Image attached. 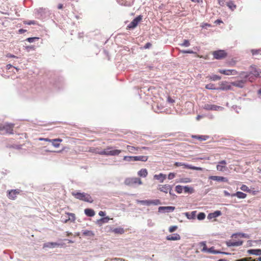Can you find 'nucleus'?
<instances>
[{
    "label": "nucleus",
    "instance_id": "f257e3e1",
    "mask_svg": "<svg viewBox=\"0 0 261 261\" xmlns=\"http://www.w3.org/2000/svg\"><path fill=\"white\" fill-rule=\"evenodd\" d=\"M71 194L76 199H79L82 201L87 202L89 203H92L93 199L91 196L86 193L84 192H72Z\"/></svg>",
    "mask_w": 261,
    "mask_h": 261
},
{
    "label": "nucleus",
    "instance_id": "f03ea898",
    "mask_svg": "<svg viewBox=\"0 0 261 261\" xmlns=\"http://www.w3.org/2000/svg\"><path fill=\"white\" fill-rule=\"evenodd\" d=\"M254 78L251 75V73L245 75L243 80H239L237 81L233 82L231 83V85L233 86L242 88L244 87L246 82L249 81L252 82Z\"/></svg>",
    "mask_w": 261,
    "mask_h": 261
},
{
    "label": "nucleus",
    "instance_id": "7ed1b4c3",
    "mask_svg": "<svg viewBox=\"0 0 261 261\" xmlns=\"http://www.w3.org/2000/svg\"><path fill=\"white\" fill-rule=\"evenodd\" d=\"M121 152V150L113 149L112 146H108L104 150H101L100 152H99V154L105 155L107 156H115L118 155Z\"/></svg>",
    "mask_w": 261,
    "mask_h": 261
},
{
    "label": "nucleus",
    "instance_id": "20e7f679",
    "mask_svg": "<svg viewBox=\"0 0 261 261\" xmlns=\"http://www.w3.org/2000/svg\"><path fill=\"white\" fill-rule=\"evenodd\" d=\"M124 184L128 186H133L136 185H141L143 182L141 178L139 177H128L124 180Z\"/></svg>",
    "mask_w": 261,
    "mask_h": 261
},
{
    "label": "nucleus",
    "instance_id": "39448f33",
    "mask_svg": "<svg viewBox=\"0 0 261 261\" xmlns=\"http://www.w3.org/2000/svg\"><path fill=\"white\" fill-rule=\"evenodd\" d=\"M214 58L217 60H221L226 58L227 56V53L224 50H218L212 53Z\"/></svg>",
    "mask_w": 261,
    "mask_h": 261
},
{
    "label": "nucleus",
    "instance_id": "423d86ee",
    "mask_svg": "<svg viewBox=\"0 0 261 261\" xmlns=\"http://www.w3.org/2000/svg\"><path fill=\"white\" fill-rule=\"evenodd\" d=\"M174 165L175 167L183 166L184 168L186 169H192L198 171L203 170V168L201 167H195L192 166L191 165L187 164L181 162H175Z\"/></svg>",
    "mask_w": 261,
    "mask_h": 261
},
{
    "label": "nucleus",
    "instance_id": "0eeeda50",
    "mask_svg": "<svg viewBox=\"0 0 261 261\" xmlns=\"http://www.w3.org/2000/svg\"><path fill=\"white\" fill-rule=\"evenodd\" d=\"M13 124H6L0 125V131L5 130L6 134H13Z\"/></svg>",
    "mask_w": 261,
    "mask_h": 261
},
{
    "label": "nucleus",
    "instance_id": "6e6552de",
    "mask_svg": "<svg viewBox=\"0 0 261 261\" xmlns=\"http://www.w3.org/2000/svg\"><path fill=\"white\" fill-rule=\"evenodd\" d=\"M142 18L143 16L142 15L138 16L127 25V28L129 29L135 28L138 25V23L142 20Z\"/></svg>",
    "mask_w": 261,
    "mask_h": 261
},
{
    "label": "nucleus",
    "instance_id": "1a4fd4ad",
    "mask_svg": "<svg viewBox=\"0 0 261 261\" xmlns=\"http://www.w3.org/2000/svg\"><path fill=\"white\" fill-rule=\"evenodd\" d=\"M203 109L208 111L211 110L219 111L223 110L224 108L221 106L207 103L203 106Z\"/></svg>",
    "mask_w": 261,
    "mask_h": 261
},
{
    "label": "nucleus",
    "instance_id": "9d476101",
    "mask_svg": "<svg viewBox=\"0 0 261 261\" xmlns=\"http://www.w3.org/2000/svg\"><path fill=\"white\" fill-rule=\"evenodd\" d=\"M158 190L160 191L167 194L172 190V187L170 185H160L158 187Z\"/></svg>",
    "mask_w": 261,
    "mask_h": 261
},
{
    "label": "nucleus",
    "instance_id": "9b49d317",
    "mask_svg": "<svg viewBox=\"0 0 261 261\" xmlns=\"http://www.w3.org/2000/svg\"><path fill=\"white\" fill-rule=\"evenodd\" d=\"M66 214L68 215V219H64V216H61V221L64 223H67L69 221L71 222H74L76 217L75 215L73 213H66Z\"/></svg>",
    "mask_w": 261,
    "mask_h": 261
},
{
    "label": "nucleus",
    "instance_id": "f8f14e48",
    "mask_svg": "<svg viewBox=\"0 0 261 261\" xmlns=\"http://www.w3.org/2000/svg\"><path fill=\"white\" fill-rule=\"evenodd\" d=\"M20 190L18 189L8 190L7 191L8 197L11 200H14L16 198L18 195L20 194Z\"/></svg>",
    "mask_w": 261,
    "mask_h": 261
},
{
    "label": "nucleus",
    "instance_id": "ddd939ff",
    "mask_svg": "<svg viewBox=\"0 0 261 261\" xmlns=\"http://www.w3.org/2000/svg\"><path fill=\"white\" fill-rule=\"evenodd\" d=\"M227 163L225 160H222L218 162L216 169L218 171L221 172H224L227 170V168L226 167Z\"/></svg>",
    "mask_w": 261,
    "mask_h": 261
},
{
    "label": "nucleus",
    "instance_id": "4468645a",
    "mask_svg": "<svg viewBox=\"0 0 261 261\" xmlns=\"http://www.w3.org/2000/svg\"><path fill=\"white\" fill-rule=\"evenodd\" d=\"M218 72L226 75H235L238 74V71L235 69H219Z\"/></svg>",
    "mask_w": 261,
    "mask_h": 261
},
{
    "label": "nucleus",
    "instance_id": "2eb2a0df",
    "mask_svg": "<svg viewBox=\"0 0 261 261\" xmlns=\"http://www.w3.org/2000/svg\"><path fill=\"white\" fill-rule=\"evenodd\" d=\"M126 149L130 153H136L137 151H140L142 149H148V147L143 146L141 148H140L139 147H134L130 145H127Z\"/></svg>",
    "mask_w": 261,
    "mask_h": 261
},
{
    "label": "nucleus",
    "instance_id": "dca6fc26",
    "mask_svg": "<svg viewBox=\"0 0 261 261\" xmlns=\"http://www.w3.org/2000/svg\"><path fill=\"white\" fill-rule=\"evenodd\" d=\"M175 209V207L172 206H160L159 207V212L163 213H169L174 211Z\"/></svg>",
    "mask_w": 261,
    "mask_h": 261
},
{
    "label": "nucleus",
    "instance_id": "f3484780",
    "mask_svg": "<svg viewBox=\"0 0 261 261\" xmlns=\"http://www.w3.org/2000/svg\"><path fill=\"white\" fill-rule=\"evenodd\" d=\"M209 179L217 181L228 182V180L226 177L220 176H210Z\"/></svg>",
    "mask_w": 261,
    "mask_h": 261
},
{
    "label": "nucleus",
    "instance_id": "a211bd4d",
    "mask_svg": "<svg viewBox=\"0 0 261 261\" xmlns=\"http://www.w3.org/2000/svg\"><path fill=\"white\" fill-rule=\"evenodd\" d=\"M117 1L121 5L129 7L133 4L134 0H117Z\"/></svg>",
    "mask_w": 261,
    "mask_h": 261
},
{
    "label": "nucleus",
    "instance_id": "6ab92c4d",
    "mask_svg": "<svg viewBox=\"0 0 261 261\" xmlns=\"http://www.w3.org/2000/svg\"><path fill=\"white\" fill-rule=\"evenodd\" d=\"M243 241H229L226 242V245L228 247L230 246H239L243 244Z\"/></svg>",
    "mask_w": 261,
    "mask_h": 261
},
{
    "label": "nucleus",
    "instance_id": "aec40b11",
    "mask_svg": "<svg viewBox=\"0 0 261 261\" xmlns=\"http://www.w3.org/2000/svg\"><path fill=\"white\" fill-rule=\"evenodd\" d=\"M231 89V86L228 85V83L226 81L222 82L220 84V87L219 88V90H228Z\"/></svg>",
    "mask_w": 261,
    "mask_h": 261
},
{
    "label": "nucleus",
    "instance_id": "412c9836",
    "mask_svg": "<svg viewBox=\"0 0 261 261\" xmlns=\"http://www.w3.org/2000/svg\"><path fill=\"white\" fill-rule=\"evenodd\" d=\"M153 178L155 179H157L160 181V182H163L166 178V175L163 173H160L159 174H155L153 176Z\"/></svg>",
    "mask_w": 261,
    "mask_h": 261
},
{
    "label": "nucleus",
    "instance_id": "4be33fe9",
    "mask_svg": "<svg viewBox=\"0 0 261 261\" xmlns=\"http://www.w3.org/2000/svg\"><path fill=\"white\" fill-rule=\"evenodd\" d=\"M180 239L179 234L174 233L172 235H169L166 237V240L168 241H177Z\"/></svg>",
    "mask_w": 261,
    "mask_h": 261
},
{
    "label": "nucleus",
    "instance_id": "5701e85b",
    "mask_svg": "<svg viewBox=\"0 0 261 261\" xmlns=\"http://www.w3.org/2000/svg\"><path fill=\"white\" fill-rule=\"evenodd\" d=\"M221 212L220 211H216L214 213H210L207 216V219H212L214 218H216L220 215H221Z\"/></svg>",
    "mask_w": 261,
    "mask_h": 261
},
{
    "label": "nucleus",
    "instance_id": "b1692460",
    "mask_svg": "<svg viewBox=\"0 0 261 261\" xmlns=\"http://www.w3.org/2000/svg\"><path fill=\"white\" fill-rule=\"evenodd\" d=\"M148 159V156L140 155V156H134V161H140L142 162H146Z\"/></svg>",
    "mask_w": 261,
    "mask_h": 261
},
{
    "label": "nucleus",
    "instance_id": "393cba45",
    "mask_svg": "<svg viewBox=\"0 0 261 261\" xmlns=\"http://www.w3.org/2000/svg\"><path fill=\"white\" fill-rule=\"evenodd\" d=\"M196 211H193L192 212H186L185 213V215L189 219H194L196 217Z\"/></svg>",
    "mask_w": 261,
    "mask_h": 261
},
{
    "label": "nucleus",
    "instance_id": "a878e982",
    "mask_svg": "<svg viewBox=\"0 0 261 261\" xmlns=\"http://www.w3.org/2000/svg\"><path fill=\"white\" fill-rule=\"evenodd\" d=\"M192 138L197 139L201 141L206 140L209 138V136L206 135H193Z\"/></svg>",
    "mask_w": 261,
    "mask_h": 261
},
{
    "label": "nucleus",
    "instance_id": "bb28decb",
    "mask_svg": "<svg viewBox=\"0 0 261 261\" xmlns=\"http://www.w3.org/2000/svg\"><path fill=\"white\" fill-rule=\"evenodd\" d=\"M232 197L237 196L239 198L244 199L247 196V195L242 192H237L236 193L231 195Z\"/></svg>",
    "mask_w": 261,
    "mask_h": 261
},
{
    "label": "nucleus",
    "instance_id": "cd10ccee",
    "mask_svg": "<svg viewBox=\"0 0 261 261\" xmlns=\"http://www.w3.org/2000/svg\"><path fill=\"white\" fill-rule=\"evenodd\" d=\"M148 175V171L146 169H141L138 172V175L140 177H146Z\"/></svg>",
    "mask_w": 261,
    "mask_h": 261
},
{
    "label": "nucleus",
    "instance_id": "c85d7f7f",
    "mask_svg": "<svg viewBox=\"0 0 261 261\" xmlns=\"http://www.w3.org/2000/svg\"><path fill=\"white\" fill-rule=\"evenodd\" d=\"M248 252L250 254L259 255H261V249H250L248 250Z\"/></svg>",
    "mask_w": 261,
    "mask_h": 261
},
{
    "label": "nucleus",
    "instance_id": "c756f323",
    "mask_svg": "<svg viewBox=\"0 0 261 261\" xmlns=\"http://www.w3.org/2000/svg\"><path fill=\"white\" fill-rule=\"evenodd\" d=\"M85 214L88 217H93L95 213L93 210L91 208H86L84 211Z\"/></svg>",
    "mask_w": 261,
    "mask_h": 261
},
{
    "label": "nucleus",
    "instance_id": "7c9ffc66",
    "mask_svg": "<svg viewBox=\"0 0 261 261\" xmlns=\"http://www.w3.org/2000/svg\"><path fill=\"white\" fill-rule=\"evenodd\" d=\"M62 141L61 139H51V143L52 145L55 147H58L60 146V143Z\"/></svg>",
    "mask_w": 261,
    "mask_h": 261
},
{
    "label": "nucleus",
    "instance_id": "2f4dec72",
    "mask_svg": "<svg viewBox=\"0 0 261 261\" xmlns=\"http://www.w3.org/2000/svg\"><path fill=\"white\" fill-rule=\"evenodd\" d=\"M207 252L213 253V254H219V253L227 254L226 253L222 252L220 251L215 250L214 247H212L210 248H208V250H207Z\"/></svg>",
    "mask_w": 261,
    "mask_h": 261
},
{
    "label": "nucleus",
    "instance_id": "473e14b6",
    "mask_svg": "<svg viewBox=\"0 0 261 261\" xmlns=\"http://www.w3.org/2000/svg\"><path fill=\"white\" fill-rule=\"evenodd\" d=\"M112 231L115 233L120 234L124 233L125 232L124 229L122 227L115 228L113 229Z\"/></svg>",
    "mask_w": 261,
    "mask_h": 261
},
{
    "label": "nucleus",
    "instance_id": "72a5a7b5",
    "mask_svg": "<svg viewBox=\"0 0 261 261\" xmlns=\"http://www.w3.org/2000/svg\"><path fill=\"white\" fill-rule=\"evenodd\" d=\"M236 261H261V257H258L257 259H252L251 257H245Z\"/></svg>",
    "mask_w": 261,
    "mask_h": 261
},
{
    "label": "nucleus",
    "instance_id": "f704fd0d",
    "mask_svg": "<svg viewBox=\"0 0 261 261\" xmlns=\"http://www.w3.org/2000/svg\"><path fill=\"white\" fill-rule=\"evenodd\" d=\"M161 204V202L159 199H156L154 200H149V205H157Z\"/></svg>",
    "mask_w": 261,
    "mask_h": 261
},
{
    "label": "nucleus",
    "instance_id": "c9c22d12",
    "mask_svg": "<svg viewBox=\"0 0 261 261\" xmlns=\"http://www.w3.org/2000/svg\"><path fill=\"white\" fill-rule=\"evenodd\" d=\"M207 78H208V79L211 81H215L217 80H220L221 77L219 75L214 74L211 76H207Z\"/></svg>",
    "mask_w": 261,
    "mask_h": 261
},
{
    "label": "nucleus",
    "instance_id": "e433bc0d",
    "mask_svg": "<svg viewBox=\"0 0 261 261\" xmlns=\"http://www.w3.org/2000/svg\"><path fill=\"white\" fill-rule=\"evenodd\" d=\"M205 88L210 90H219V88H216L215 85L212 83L206 85Z\"/></svg>",
    "mask_w": 261,
    "mask_h": 261
},
{
    "label": "nucleus",
    "instance_id": "4c0bfd02",
    "mask_svg": "<svg viewBox=\"0 0 261 261\" xmlns=\"http://www.w3.org/2000/svg\"><path fill=\"white\" fill-rule=\"evenodd\" d=\"M200 246L202 247V248L201 249V251L204 252H207V251L208 250V248H207V246H206V243L205 242H202L200 243Z\"/></svg>",
    "mask_w": 261,
    "mask_h": 261
},
{
    "label": "nucleus",
    "instance_id": "58836bf2",
    "mask_svg": "<svg viewBox=\"0 0 261 261\" xmlns=\"http://www.w3.org/2000/svg\"><path fill=\"white\" fill-rule=\"evenodd\" d=\"M227 6L231 10H233L236 8V5L232 1H229L227 3Z\"/></svg>",
    "mask_w": 261,
    "mask_h": 261
},
{
    "label": "nucleus",
    "instance_id": "ea45409f",
    "mask_svg": "<svg viewBox=\"0 0 261 261\" xmlns=\"http://www.w3.org/2000/svg\"><path fill=\"white\" fill-rule=\"evenodd\" d=\"M191 181H192V180L189 177L182 178H180L179 180V182L181 183H189V182H191Z\"/></svg>",
    "mask_w": 261,
    "mask_h": 261
},
{
    "label": "nucleus",
    "instance_id": "a19ab883",
    "mask_svg": "<svg viewBox=\"0 0 261 261\" xmlns=\"http://www.w3.org/2000/svg\"><path fill=\"white\" fill-rule=\"evenodd\" d=\"M101 150H99V148H94V147H90L89 149V151L90 152L99 154V152H100Z\"/></svg>",
    "mask_w": 261,
    "mask_h": 261
},
{
    "label": "nucleus",
    "instance_id": "79ce46f5",
    "mask_svg": "<svg viewBox=\"0 0 261 261\" xmlns=\"http://www.w3.org/2000/svg\"><path fill=\"white\" fill-rule=\"evenodd\" d=\"M184 190L185 193H192L194 191V189L192 188H190L188 186L184 187Z\"/></svg>",
    "mask_w": 261,
    "mask_h": 261
},
{
    "label": "nucleus",
    "instance_id": "37998d69",
    "mask_svg": "<svg viewBox=\"0 0 261 261\" xmlns=\"http://www.w3.org/2000/svg\"><path fill=\"white\" fill-rule=\"evenodd\" d=\"M184 190V187L177 185L175 187V191L178 193H182V191Z\"/></svg>",
    "mask_w": 261,
    "mask_h": 261
},
{
    "label": "nucleus",
    "instance_id": "c03bdc74",
    "mask_svg": "<svg viewBox=\"0 0 261 261\" xmlns=\"http://www.w3.org/2000/svg\"><path fill=\"white\" fill-rule=\"evenodd\" d=\"M241 190L246 192L250 193L251 190L249 189V188L245 185H242L240 188Z\"/></svg>",
    "mask_w": 261,
    "mask_h": 261
},
{
    "label": "nucleus",
    "instance_id": "a18cd8bd",
    "mask_svg": "<svg viewBox=\"0 0 261 261\" xmlns=\"http://www.w3.org/2000/svg\"><path fill=\"white\" fill-rule=\"evenodd\" d=\"M137 203L143 205H149V200H137Z\"/></svg>",
    "mask_w": 261,
    "mask_h": 261
},
{
    "label": "nucleus",
    "instance_id": "49530a36",
    "mask_svg": "<svg viewBox=\"0 0 261 261\" xmlns=\"http://www.w3.org/2000/svg\"><path fill=\"white\" fill-rule=\"evenodd\" d=\"M205 215L204 213H200L197 216V219L199 220H202L204 219Z\"/></svg>",
    "mask_w": 261,
    "mask_h": 261
},
{
    "label": "nucleus",
    "instance_id": "de8ad7c7",
    "mask_svg": "<svg viewBox=\"0 0 261 261\" xmlns=\"http://www.w3.org/2000/svg\"><path fill=\"white\" fill-rule=\"evenodd\" d=\"M123 160L127 162L134 161V156H124Z\"/></svg>",
    "mask_w": 261,
    "mask_h": 261
},
{
    "label": "nucleus",
    "instance_id": "09e8293b",
    "mask_svg": "<svg viewBox=\"0 0 261 261\" xmlns=\"http://www.w3.org/2000/svg\"><path fill=\"white\" fill-rule=\"evenodd\" d=\"M190 43L189 42V41L188 40H184L183 43L180 44L181 46L185 47H188L190 46Z\"/></svg>",
    "mask_w": 261,
    "mask_h": 261
},
{
    "label": "nucleus",
    "instance_id": "8fccbe9b",
    "mask_svg": "<svg viewBox=\"0 0 261 261\" xmlns=\"http://www.w3.org/2000/svg\"><path fill=\"white\" fill-rule=\"evenodd\" d=\"M261 49H252L251 52L252 55H258L260 53Z\"/></svg>",
    "mask_w": 261,
    "mask_h": 261
},
{
    "label": "nucleus",
    "instance_id": "3c124183",
    "mask_svg": "<svg viewBox=\"0 0 261 261\" xmlns=\"http://www.w3.org/2000/svg\"><path fill=\"white\" fill-rule=\"evenodd\" d=\"M39 38L38 37H30L27 39V41L29 42L32 43L33 42L36 40H38Z\"/></svg>",
    "mask_w": 261,
    "mask_h": 261
},
{
    "label": "nucleus",
    "instance_id": "603ef678",
    "mask_svg": "<svg viewBox=\"0 0 261 261\" xmlns=\"http://www.w3.org/2000/svg\"><path fill=\"white\" fill-rule=\"evenodd\" d=\"M177 229V226H171L169 228V231L170 232H172L175 231Z\"/></svg>",
    "mask_w": 261,
    "mask_h": 261
},
{
    "label": "nucleus",
    "instance_id": "864d4df0",
    "mask_svg": "<svg viewBox=\"0 0 261 261\" xmlns=\"http://www.w3.org/2000/svg\"><path fill=\"white\" fill-rule=\"evenodd\" d=\"M181 53L183 54H196L195 52H194L193 51L191 50H182L180 51Z\"/></svg>",
    "mask_w": 261,
    "mask_h": 261
},
{
    "label": "nucleus",
    "instance_id": "5fc2aeb1",
    "mask_svg": "<svg viewBox=\"0 0 261 261\" xmlns=\"http://www.w3.org/2000/svg\"><path fill=\"white\" fill-rule=\"evenodd\" d=\"M109 218L108 217H104L102 218H101L99 221H101L102 223H107L108 222L109 220Z\"/></svg>",
    "mask_w": 261,
    "mask_h": 261
},
{
    "label": "nucleus",
    "instance_id": "6e6d98bb",
    "mask_svg": "<svg viewBox=\"0 0 261 261\" xmlns=\"http://www.w3.org/2000/svg\"><path fill=\"white\" fill-rule=\"evenodd\" d=\"M253 75L255 77H258V76L261 77V71L258 72L256 70H255L254 71Z\"/></svg>",
    "mask_w": 261,
    "mask_h": 261
},
{
    "label": "nucleus",
    "instance_id": "4d7b16f0",
    "mask_svg": "<svg viewBox=\"0 0 261 261\" xmlns=\"http://www.w3.org/2000/svg\"><path fill=\"white\" fill-rule=\"evenodd\" d=\"M175 176V174L174 173H170L168 174V178L169 179H172Z\"/></svg>",
    "mask_w": 261,
    "mask_h": 261
},
{
    "label": "nucleus",
    "instance_id": "13d9d810",
    "mask_svg": "<svg viewBox=\"0 0 261 261\" xmlns=\"http://www.w3.org/2000/svg\"><path fill=\"white\" fill-rule=\"evenodd\" d=\"M151 45L152 44L148 42L145 45L143 48L144 49H148L151 46Z\"/></svg>",
    "mask_w": 261,
    "mask_h": 261
},
{
    "label": "nucleus",
    "instance_id": "bf43d9fd",
    "mask_svg": "<svg viewBox=\"0 0 261 261\" xmlns=\"http://www.w3.org/2000/svg\"><path fill=\"white\" fill-rule=\"evenodd\" d=\"M226 0H218V3L221 6H224L225 5Z\"/></svg>",
    "mask_w": 261,
    "mask_h": 261
},
{
    "label": "nucleus",
    "instance_id": "052dcab7",
    "mask_svg": "<svg viewBox=\"0 0 261 261\" xmlns=\"http://www.w3.org/2000/svg\"><path fill=\"white\" fill-rule=\"evenodd\" d=\"M167 101L169 103H174L175 102V100L170 96L168 97Z\"/></svg>",
    "mask_w": 261,
    "mask_h": 261
},
{
    "label": "nucleus",
    "instance_id": "680f3d73",
    "mask_svg": "<svg viewBox=\"0 0 261 261\" xmlns=\"http://www.w3.org/2000/svg\"><path fill=\"white\" fill-rule=\"evenodd\" d=\"M239 236H240L242 238H248V236L245 233H239Z\"/></svg>",
    "mask_w": 261,
    "mask_h": 261
},
{
    "label": "nucleus",
    "instance_id": "e2e57ef3",
    "mask_svg": "<svg viewBox=\"0 0 261 261\" xmlns=\"http://www.w3.org/2000/svg\"><path fill=\"white\" fill-rule=\"evenodd\" d=\"M39 140H43L47 142H50L51 141V139H48V138H39Z\"/></svg>",
    "mask_w": 261,
    "mask_h": 261
},
{
    "label": "nucleus",
    "instance_id": "0e129e2a",
    "mask_svg": "<svg viewBox=\"0 0 261 261\" xmlns=\"http://www.w3.org/2000/svg\"><path fill=\"white\" fill-rule=\"evenodd\" d=\"M98 214L100 216L103 217L105 216V213L103 211H100L98 213Z\"/></svg>",
    "mask_w": 261,
    "mask_h": 261
},
{
    "label": "nucleus",
    "instance_id": "69168bd1",
    "mask_svg": "<svg viewBox=\"0 0 261 261\" xmlns=\"http://www.w3.org/2000/svg\"><path fill=\"white\" fill-rule=\"evenodd\" d=\"M7 57H8V58H16V57L14 55H11V54H8L7 55Z\"/></svg>",
    "mask_w": 261,
    "mask_h": 261
},
{
    "label": "nucleus",
    "instance_id": "338daca9",
    "mask_svg": "<svg viewBox=\"0 0 261 261\" xmlns=\"http://www.w3.org/2000/svg\"><path fill=\"white\" fill-rule=\"evenodd\" d=\"M224 194L226 196H229L230 195V193L226 191H224Z\"/></svg>",
    "mask_w": 261,
    "mask_h": 261
},
{
    "label": "nucleus",
    "instance_id": "774afa93",
    "mask_svg": "<svg viewBox=\"0 0 261 261\" xmlns=\"http://www.w3.org/2000/svg\"><path fill=\"white\" fill-rule=\"evenodd\" d=\"M236 64L235 61H231L229 63V65L230 66H234Z\"/></svg>",
    "mask_w": 261,
    "mask_h": 261
}]
</instances>
